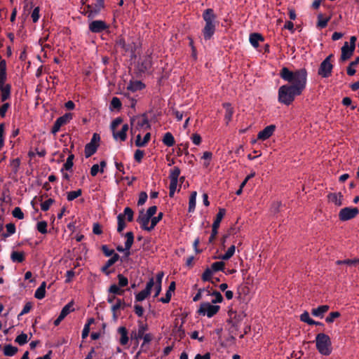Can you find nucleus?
<instances>
[{
	"mask_svg": "<svg viewBox=\"0 0 359 359\" xmlns=\"http://www.w3.org/2000/svg\"><path fill=\"white\" fill-rule=\"evenodd\" d=\"M162 141L163 143L167 147H172L175 144V142L173 135L169 132L165 133Z\"/></svg>",
	"mask_w": 359,
	"mask_h": 359,
	"instance_id": "35",
	"label": "nucleus"
},
{
	"mask_svg": "<svg viewBox=\"0 0 359 359\" xmlns=\"http://www.w3.org/2000/svg\"><path fill=\"white\" fill-rule=\"evenodd\" d=\"M224 109H225V119L227 122L230 121L232 117V115L233 114V108L231 107V104L229 103H224L223 104Z\"/></svg>",
	"mask_w": 359,
	"mask_h": 359,
	"instance_id": "43",
	"label": "nucleus"
},
{
	"mask_svg": "<svg viewBox=\"0 0 359 359\" xmlns=\"http://www.w3.org/2000/svg\"><path fill=\"white\" fill-rule=\"evenodd\" d=\"M356 37L353 36L350 38V43L345 42L341 48V60L345 61L351 57L355 48Z\"/></svg>",
	"mask_w": 359,
	"mask_h": 359,
	"instance_id": "8",
	"label": "nucleus"
},
{
	"mask_svg": "<svg viewBox=\"0 0 359 359\" xmlns=\"http://www.w3.org/2000/svg\"><path fill=\"white\" fill-rule=\"evenodd\" d=\"M144 155V152L142 150L137 149L134 154V158L138 163L141 162Z\"/></svg>",
	"mask_w": 359,
	"mask_h": 359,
	"instance_id": "63",
	"label": "nucleus"
},
{
	"mask_svg": "<svg viewBox=\"0 0 359 359\" xmlns=\"http://www.w3.org/2000/svg\"><path fill=\"white\" fill-rule=\"evenodd\" d=\"M87 6L90 10L89 18H93L98 15L101 9L104 7V0H96L95 3Z\"/></svg>",
	"mask_w": 359,
	"mask_h": 359,
	"instance_id": "12",
	"label": "nucleus"
},
{
	"mask_svg": "<svg viewBox=\"0 0 359 359\" xmlns=\"http://www.w3.org/2000/svg\"><path fill=\"white\" fill-rule=\"evenodd\" d=\"M276 126L269 125L265 127L262 130L259 131L257 134V139L262 141L268 140L271 137L275 132Z\"/></svg>",
	"mask_w": 359,
	"mask_h": 359,
	"instance_id": "14",
	"label": "nucleus"
},
{
	"mask_svg": "<svg viewBox=\"0 0 359 359\" xmlns=\"http://www.w3.org/2000/svg\"><path fill=\"white\" fill-rule=\"evenodd\" d=\"M151 138L150 133H147L144 137H141V135L138 134L136 136L135 145L138 147H143L149 142Z\"/></svg>",
	"mask_w": 359,
	"mask_h": 359,
	"instance_id": "22",
	"label": "nucleus"
},
{
	"mask_svg": "<svg viewBox=\"0 0 359 359\" xmlns=\"http://www.w3.org/2000/svg\"><path fill=\"white\" fill-rule=\"evenodd\" d=\"M82 190L79 189L76 191H72L67 193V199L68 201H72L79 196H81Z\"/></svg>",
	"mask_w": 359,
	"mask_h": 359,
	"instance_id": "44",
	"label": "nucleus"
},
{
	"mask_svg": "<svg viewBox=\"0 0 359 359\" xmlns=\"http://www.w3.org/2000/svg\"><path fill=\"white\" fill-rule=\"evenodd\" d=\"M212 159V153L210 151H205L203 153L201 160L203 161V166L207 168L210 165Z\"/></svg>",
	"mask_w": 359,
	"mask_h": 359,
	"instance_id": "32",
	"label": "nucleus"
},
{
	"mask_svg": "<svg viewBox=\"0 0 359 359\" xmlns=\"http://www.w3.org/2000/svg\"><path fill=\"white\" fill-rule=\"evenodd\" d=\"M117 221H118L117 231H118V232L121 233L123 231V230L126 227V223L124 222V215L123 214H119L117 216Z\"/></svg>",
	"mask_w": 359,
	"mask_h": 359,
	"instance_id": "48",
	"label": "nucleus"
},
{
	"mask_svg": "<svg viewBox=\"0 0 359 359\" xmlns=\"http://www.w3.org/2000/svg\"><path fill=\"white\" fill-rule=\"evenodd\" d=\"M118 285L120 287H125L128 285V278L123 276L122 274L118 275Z\"/></svg>",
	"mask_w": 359,
	"mask_h": 359,
	"instance_id": "64",
	"label": "nucleus"
},
{
	"mask_svg": "<svg viewBox=\"0 0 359 359\" xmlns=\"http://www.w3.org/2000/svg\"><path fill=\"white\" fill-rule=\"evenodd\" d=\"M122 118L119 117L116 118L111 122L110 126L113 137L116 141L123 142L127 138V132L129 129V126L127 123L123 124L120 130H116L117 127L122 123Z\"/></svg>",
	"mask_w": 359,
	"mask_h": 359,
	"instance_id": "5",
	"label": "nucleus"
},
{
	"mask_svg": "<svg viewBox=\"0 0 359 359\" xmlns=\"http://www.w3.org/2000/svg\"><path fill=\"white\" fill-rule=\"evenodd\" d=\"M337 264H347L349 266H355L359 264V259H344V260H338L337 261Z\"/></svg>",
	"mask_w": 359,
	"mask_h": 359,
	"instance_id": "50",
	"label": "nucleus"
},
{
	"mask_svg": "<svg viewBox=\"0 0 359 359\" xmlns=\"http://www.w3.org/2000/svg\"><path fill=\"white\" fill-rule=\"evenodd\" d=\"M72 118L71 114H65L57 118L52 128V133L55 135L60 129L61 126L67 123Z\"/></svg>",
	"mask_w": 359,
	"mask_h": 359,
	"instance_id": "15",
	"label": "nucleus"
},
{
	"mask_svg": "<svg viewBox=\"0 0 359 359\" xmlns=\"http://www.w3.org/2000/svg\"><path fill=\"white\" fill-rule=\"evenodd\" d=\"M121 287L119 285L113 284L109 287L108 292L114 295H122L125 290Z\"/></svg>",
	"mask_w": 359,
	"mask_h": 359,
	"instance_id": "38",
	"label": "nucleus"
},
{
	"mask_svg": "<svg viewBox=\"0 0 359 359\" xmlns=\"http://www.w3.org/2000/svg\"><path fill=\"white\" fill-rule=\"evenodd\" d=\"M28 341L27 334L25 333H22L19 334L16 338L15 341L18 343L19 345L22 346L25 344Z\"/></svg>",
	"mask_w": 359,
	"mask_h": 359,
	"instance_id": "52",
	"label": "nucleus"
},
{
	"mask_svg": "<svg viewBox=\"0 0 359 359\" xmlns=\"http://www.w3.org/2000/svg\"><path fill=\"white\" fill-rule=\"evenodd\" d=\"M11 260L13 262H22L25 259V255L22 252L13 251L11 256Z\"/></svg>",
	"mask_w": 359,
	"mask_h": 359,
	"instance_id": "42",
	"label": "nucleus"
},
{
	"mask_svg": "<svg viewBox=\"0 0 359 359\" xmlns=\"http://www.w3.org/2000/svg\"><path fill=\"white\" fill-rule=\"evenodd\" d=\"M330 309V306L328 305H322L317 308L313 309L311 310V314L318 318H322L324 316V314L328 311Z\"/></svg>",
	"mask_w": 359,
	"mask_h": 359,
	"instance_id": "19",
	"label": "nucleus"
},
{
	"mask_svg": "<svg viewBox=\"0 0 359 359\" xmlns=\"http://www.w3.org/2000/svg\"><path fill=\"white\" fill-rule=\"evenodd\" d=\"M125 302L122 299H116V302L111 305V311L113 313V318L116 320L118 318L117 311L121 308H124Z\"/></svg>",
	"mask_w": 359,
	"mask_h": 359,
	"instance_id": "24",
	"label": "nucleus"
},
{
	"mask_svg": "<svg viewBox=\"0 0 359 359\" xmlns=\"http://www.w3.org/2000/svg\"><path fill=\"white\" fill-rule=\"evenodd\" d=\"M340 316V313L338 311L331 312L325 318L327 323H332L334 320Z\"/></svg>",
	"mask_w": 359,
	"mask_h": 359,
	"instance_id": "56",
	"label": "nucleus"
},
{
	"mask_svg": "<svg viewBox=\"0 0 359 359\" xmlns=\"http://www.w3.org/2000/svg\"><path fill=\"white\" fill-rule=\"evenodd\" d=\"M108 28V25L102 20H94L89 24V29L93 33H100Z\"/></svg>",
	"mask_w": 359,
	"mask_h": 359,
	"instance_id": "16",
	"label": "nucleus"
},
{
	"mask_svg": "<svg viewBox=\"0 0 359 359\" xmlns=\"http://www.w3.org/2000/svg\"><path fill=\"white\" fill-rule=\"evenodd\" d=\"M226 211L223 208H220L219 210L218 213L217 214L216 218L212 224V227L214 229H218L220 224L221 221L222 220L224 216L225 215Z\"/></svg>",
	"mask_w": 359,
	"mask_h": 359,
	"instance_id": "34",
	"label": "nucleus"
},
{
	"mask_svg": "<svg viewBox=\"0 0 359 359\" xmlns=\"http://www.w3.org/2000/svg\"><path fill=\"white\" fill-rule=\"evenodd\" d=\"M280 78L287 82L289 86L303 93L307 83V72L306 69L301 68L294 71L287 67H283L279 73Z\"/></svg>",
	"mask_w": 359,
	"mask_h": 359,
	"instance_id": "1",
	"label": "nucleus"
},
{
	"mask_svg": "<svg viewBox=\"0 0 359 359\" xmlns=\"http://www.w3.org/2000/svg\"><path fill=\"white\" fill-rule=\"evenodd\" d=\"M196 196L197 192L196 191H192L189 198V212H194L196 208Z\"/></svg>",
	"mask_w": 359,
	"mask_h": 359,
	"instance_id": "40",
	"label": "nucleus"
},
{
	"mask_svg": "<svg viewBox=\"0 0 359 359\" xmlns=\"http://www.w3.org/2000/svg\"><path fill=\"white\" fill-rule=\"evenodd\" d=\"M300 320L309 325H313L314 323H316V321L310 318L309 313L307 311H304L300 316Z\"/></svg>",
	"mask_w": 359,
	"mask_h": 359,
	"instance_id": "49",
	"label": "nucleus"
},
{
	"mask_svg": "<svg viewBox=\"0 0 359 359\" xmlns=\"http://www.w3.org/2000/svg\"><path fill=\"white\" fill-rule=\"evenodd\" d=\"M74 156L73 154L69 155L67 157L66 162L64 163L63 167L61 170L62 172H63L64 170H69L72 168L74 165L73 160H74Z\"/></svg>",
	"mask_w": 359,
	"mask_h": 359,
	"instance_id": "46",
	"label": "nucleus"
},
{
	"mask_svg": "<svg viewBox=\"0 0 359 359\" xmlns=\"http://www.w3.org/2000/svg\"><path fill=\"white\" fill-rule=\"evenodd\" d=\"M39 11V7H36L32 13L31 18L34 23L37 22L40 18Z\"/></svg>",
	"mask_w": 359,
	"mask_h": 359,
	"instance_id": "61",
	"label": "nucleus"
},
{
	"mask_svg": "<svg viewBox=\"0 0 359 359\" xmlns=\"http://www.w3.org/2000/svg\"><path fill=\"white\" fill-rule=\"evenodd\" d=\"M154 278H151L147 283L144 290L140 291L135 295V299L137 302H142L151 293V290L153 287Z\"/></svg>",
	"mask_w": 359,
	"mask_h": 359,
	"instance_id": "13",
	"label": "nucleus"
},
{
	"mask_svg": "<svg viewBox=\"0 0 359 359\" xmlns=\"http://www.w3.org/2000/svg\"><path fill=\"white\" fill-rule=\"evenodd\" d=\"M144 88V83L140 81H130L129 83L127 88L129 90H131L133 92H135L140 90H142Z\"/></svg>",
	"mask_w": 359,
	"mask_h": 359,
	"instance_id": "27",
	"label": "nucleus"
},
{
	"mask_svg": "<svg viewBox=\"0 0 359 359\" xmlns=\"http://www.w3.org/2000/svg\"><path fill=\"white\" fill-rule=\"evenodd\" d=\"M359 212L357 208L346 207L341 209L339 212V218L341 221H348L355 217Z\"/></svg>",
	"mask_w": 359,
	"mask_h": 359,
	"instance_id": "10",
	"label": "nucleus"
},
{
	"mask_svg": "<svg viewBox=\"0 0 359 359\" xmlns=\"http://www.w3.org/2000/svg\"><path fill=\"white\" fill-rule=\"evenodd\" d=\"M151 67V60L150 58V57L149 56H147V57H144L142 60V62H141V65H140V70L142 72H145V71H147L149 70Z\"/></svg>",
	"mask_w": 359,
	"mask_h": 359,
	"instance_id": "36",
	"label": "nucleus"
},
{
	"mask_svg": "<svg viewBox=\"0 0 359 359\" xmlns=\"http://www.w3.org/2000/svg\"><path fill=\"white\" fill-rule=\"evenodd\" d=\"M164 273L163 272H159L157 273L156 276V279H154L153 287L155 292L154 297H156L161 291V283L163 278Z\"/></svg>",
	"mask_w": 359,
	"mask_h": 359,
	"instance_id": "18",
	"label": "nucleus"
},
{
	"mask_svg": "<svg viewBox=\"0 0 359 359\" xmlns=\"http://www.w3.org/2000/svg\"><path fill=\"white\" fill-rule=\"evenodd\" d=\"M54 203V200L52 198H48V200L45 201L44 202L41 203V208L43 211H47L50 205Z\"/></svg>",
	"mask_w": 359,
	"mask_h": 359,
	"instance_id": "58",
	"label": "nucleus"
},
{
	"mask_svg": "<svg viewBox=\"0 0 359 359\" xmlns=\"http://www.w3.org/2000/svg\"><path fill=\"white\" fill-rule=\"evenodd\" d=\"M302 93L285 84L281 86L278 92V100L280 103L289 106L295 99V97L302 95Z\"/></svg>",
	"mask_w": 359,
	"mask_h": 359,
	"instance_id": "2",
	"label": "nucleus"
},
{
	"mask_svg": "<svg viewBox=\"0 0 359 359\" xmlns=\"http://www.w3.org/2000/svg\"><path fill=\"white\" fill-rule=\"evenodd\" d=\"M7 233L4 234V237H9L15 233V226L13 223H9L6 225Z\"/></svg>",
	"mask_w": 359,
	"mask_h": 359,
	"instance_id": "54",
	"label": "nucleus"
},
{
	"mask_svg": "<svg viewBox=\"0 0 359 359\" xmlns=\"http://www.w3.org/2000/svg\"><path fill=\"white\" fill-rule=\"evenodd\" d=\"M98 144H93V142L88 143L85 147V156L89 158L94 154L97 149Z\"/></svg>",
	"mask_w": 359,
	"mask_h": 359,
	"instance_id": "30",
	"label": "nucleus"
},
{
	"mask_svg": "<svg viewBox=\"0 0 359 359\" xmlns=\"http://www.w3.org/2000/svg\"><path fill=\"white\" fill-rule=\"evenodd\" d=\"M147 327L145 325H144L143 324L140 325L138 327L137 332H133L131 333V339H135L137 341H138V340L140 339H142V337L144 336Z\"/></svg>",
	"mask_w": 359,
	"mask_h": 359,
	"instance_id": "25",
	"label": "nucleus"
},
{
	"mask_svg": "<svg viewBox=\"0 0 359 359\" xmlns=\"http://www.w3.org/2000/svg\"><path fill=\"white\" fill-rule=\"evenodd\" d=\"M212 270L211 269H206L202 275V279L203 281L210 280L212 276Z\"/></svg>",
	"mask_w": 359,
	"mask_h": 359,
	"instance_id": "59",
	"label": "nucleus"
},
{
	"mask_svg": "<svg viewBox=\"0 0 359 359\" xmlns=\"http://www.w3.org/2000/svg\"><path fill=\"white\" fill-rule=\"evenodd\" d=\"M151 217L147 215L143 211L140 213L137 222L140 224L142 229L150 231Z\"/></svg>",
	"mask_w": 359,
	"mask_h": 359,
	"instance_id": "17",
	"label": "nucleus"
},
{
	"mask_svg": "<svg viewBox=\"0 0 359 359\" xmlns=\"http://www.w3.org/2000/svg\"><path fill=\"white\" fill-rule=\"evenodd\" d=\"M124 215V217H126L128 220L129 222H131L133 219V210L129 208V207H126L125 209H124V211H123V214Z\"/></svg>",
	"mask_w": 359,
	"mask_h": 359,
	"instance_id": "60",
	"label": "nucleus"
},
{
	"mask_svg": "<svg viewBox=\"0 0 359 359\" xmlns=\"http://www.w3.org/2000/svg\"><path fill=\"white\" fill-rule=\"evenodd\" d=\"M330 17L329 18H323V15L322 14H318V22H317V27L320 29H323V28H325L328 22L330 21Z\"/></svg>",
	"mask_w": 359,
	"mask_h": 359,
	"instance_id": "45",
	"label": "nucleus"
},
{
	"mask_svg": "<svg viewBox=\"0 0 359 359\" xmlns=\"http://www.w3.org/2000/svg\"><path fill=\"white\" fill-rule=\"evenodd\" d=\"M116 46L117 48H120L126 52H127L130 50L129 46L126 44L125 39L123 38H119L116 41Z\"/></svg>",
	"mask_w": 359,
	"mask_h": 359,
	"instance_id": "51",
	"label": "nucleus"
},
{
	"mask_svg": "<svg viewBox=\"0 0 359 359\" xmlns=\"http://www.w3.org/2000/svg\"><path fill=\"white\" fill-rule=\"evenodd\" d=\"M316 346L318 351L323 355H329L332 351L331 339L327 334L324 333H319L316 335Z\"/></svg>",
	"mask_w": 359,
	"mask_h": 359,
	"instance_id": "4",
	"label": "nucleus"
},
{
	"mask_svg": "<svg viewBox=\"0 0 359 359\" xmlns=\"http://www.w3.org/2000/svg\"><path fill=\"white\" fill-rule=\"evenodd\" d=\"M130 123L132 133L135 130H146L149 129L151 127L147 118L144 115L137 116L131 118Z\"/></svg>",
	"mask_w": 359,
	"mask_h": 359,
	"instance_id": "6",
	"label": "nucleus"
},
{
	"mask_svg": "<svg viewBox=\"0 0 359 359\" xmlns=\"http://www.w3.org/2000/svg\"><path fill=\"white\" fill-rule=\"evenodd\" d=\"M73 306L74 302L71 301L62 308L60 315L65 318L69 313L74 311Z\"/></svg>",
	"mask_w": 359,
	"mask_h": 359,
	"instance_id": "37",
	"label": "nucleus"
},
{
	"mask_svg": "<svg viewBox=\"0 0 359 359\" xmlns=\"http://www.w3.org/2000/svg\"><path fill=\"white\" fill-rule=\"evenodd\" d=\"M18 352V348L11 344H7L4 348V354L6 356H13Z\"/></svg>",
	"mask_w": 359,
	"mask_h": 359,
	"instance_id": "39",
	"label": "nucleus"
},
{
	"mask_svg": "<svg viewBox=\"0 0 359 359\" xmlns=\"http://www.w3.org/2000/svg\"><path fill=\"white\" fill-rule=\"evenodd\" d=\"M180 175V169L178 167H174L170 170L169 178L171 182H178V178Z\"/></svg>",
	"mask_w": 359,
	"mask_h": 359,
	"instance_id": "41",
	"label": "nucleus"
},
{
	"mask_svg": "<svg viewBox=\"0 0 359 359\" xmlns=\"http://www.w3.org/2000/svg\"><path fill=\"white\" fill-rule=\"evenodd\" d=\"M119 258V255L118 254H114L107 262L106 264L102 267L101 270L103 273H106L107 275L109 274V271H108V269L111 266L116 262L118 261Z\"/></svg>",
	"mask_w": 359,
	"mask_h": 359,
	"instance_id": "23",
	"label": "nucleus"
},
{
	"mask_svg": "<svg viewBox=\"0 0 359 359\" xmlns=\"http://www.w3.org/2000/svg\"><path fill=\"white\" fill-rule=\"evenodd\" d=\"M224 266L225 263L222 261H220L212 263L210 269L212 270L213 272H217L219 271H224Z\"/></svg>",
	"mask_w": 359,
	"mask_h": 359,
	"instance_id": "47",
	"label": "nucleus"
},
{
	"mask_svg": "<svg viewBox=\"0 0 359 359\" xmlns=\"http://www.w3.org/2000/svg\"><path fill=\"white\" fill-rule=\"evenodd\" d=\"M13 216L18 219H22L24 218V213L19 207H16L13 210Z\"/></svg>",
	"mask_w": 359,
	"mask_h": 359,
	"instance_id": "57",
	"label": "nucleus"
},
{
	"mask_svg": "<svg viewBox=\"0 0 359 359\" xmlns=\"http://www.w3.org/2000/svg\"><path fill=\"white\" fill-rule=\"evenodd\" d=\"M110 105L113 109H119L121 107V102L118 97H114L112 98Z\"/></svg>",
	"mask_w": 359,
	"mask_h": 359,
	"instance_id": "62",
	"label": "nucleus"
},
{
	"mask_svg": "<svg viewBox=\"0 0 359 359\" xmlns=\"http://www.w3.org/2000/svg\"><path fill=\"white\" fill-rule=\"evenodd\" d=\"M21 161L19 158H13L10 161L9 167L13 175H16L19 170Z\"/></svg>",
	"mask_w": 359,
	"mask_h": 359,
	"instance_id": "33",
	"label": "nucleus"
},
{
	"mask_svg": "<svg viewBox=\"0 0 359 359\" xmlns=\"http://www.w3.org/2000/svg\"><path fill=\"white\" fill-rule=\"evenodd\" d=\"M220 307L217 305H214L210 302H202L200 304V307L198 312L200 315L206 316L208 318H211L215 316L219 310Z\"/></svg>",
	"mask_w": 359,
	"mask_h": 359,
	"instance_id": "7",
	"label": "nucleus"
},
{
	"mask_svg": "<svg viewBox=\"0 0 359 359\" xmlns=\"http://www.w3.org/2000/svg\"><path fill=\"white\" fill-rule=\"evenodd\" d=\"M210 295L214 297V298L211 299L212 304L221 303L223 300L222 294L217 291H214L213 292L210 293Z\"/></svg>",
	"mask_w": 359,
	"mask_h": 359,
	"instance_id": "53",
	"label": "nucleus"
},
{
	"mask_svg": "<svg viewBox=\"0 0 359 359\" xmlns=\"http://www.w3.org/2000/svg\"><path fill=\"white\" fill-rule=\"evenodd\" d=\"M333 55H328L320 64L318 69V74L323 78H327L330 76L333 66L331 63V58Z\"/></svg>",
	"mask_w": 359,
	"mask_h": 359,
	"instance_id": "9",
	"label": "nucleus"
},
{
	"mask_svg": "<svg viewBox=\"0 0 359 359\" xmlns=\"http://www.w3.org/2000/svg\"><path fill=\"white\" fill-rule=\"evenodd\" d=\"M47 226L46 222L41 221L37 223L36 229L41 233L45 234L47 233Z\"/></svg>",
	"mask_w": 359,
	"mask_h": 359,
	"instance_id": "55",
	"label": "nucleus"
},
{
	"mask_svg": "<svg viewBox=\"0 0 359 359\" xmlns=\"http://www.w3.org/2000/svg\"><path fill=\"white\" fill-rule=\"evenodd\" d=\"M125 237L126 238L125 242V250H126V257H128L130 255V249L134 241V235L133 232L130 231L125 234Z\"/></svg>",
	"mask_w": 359,
	"mask_h": 359,
	"instance_id": "21",
	"label": "nucleus"
},
{
	"mask_svg": "<svg viewBox=\"0 0 359 359\" xmlns=\"http://www.w3.org/2000/svg\"><path fill=\"white\" fill-rule=\"evenodd\" d=\"M236 252V247L234 245H231L224 255H221L218 257L222 260H229L231 259Z\"/></svg>",
	"mask_w": 359,
	"mask_h": 359,
	"instance_id": "31",
	"label": "nucleus"
},
{
	"mask_svg": "<svg viewBox=\"0 0 359 359\" xmlns=\"http://www.w3.org/2000/svg\"><path fill=\"white\" fill-rule=\"evenodd\" d=\"M203 18L205 25L203 29V34L205 40H209L213 36L216 28V15L212 8H208L203 13Z\"/></svg>",
	"mask_w": 359,
	"mask_h": 359,
	"instance_id": "3",
	"label": "nucleus"
},
{
	"mask_svg": "<svg viewBox=\"0 0 359 359\" xmlns=\"http://www.w3.org/2000/svg\"><path fill=\"white\" fill-rule=\"evenodd\" d=\"M46 283L42 282L40 286L36 289L34 293V297L38 299H42L46 296Z\"/></svg>",
	"mask_w": 359,
	"mask_h": 359,
	"instance_id": "29",
	"label": "nucleus"
},
{
	"mask_svg": "<svg viewBox=\"0 0 359 359\" xmlns=\"http://www.w3.org/2000/svg\"><path fill=\"white\" fill-rule=\"evenodd\" d=\"M327 197L328 203L337 207H340L343 205L344 196L341 192L329 193Z\"/></svg>",
	"mask_w": 359,
	"mask_h": 359,
	"instance_id": "11",
	"label": "nucleus"
},
{
	"mask_svg": "<svg viewBox=\"0 0 359 359\" xmlns=\"http://www.w3.org/2000/svg\"><path fill=\"white\" fill-rule=\"evenodd\" d=\"M249 40L254 48H257L259 46V42L264 41V38L258 33H253L250 35Z\"/></svg>",
	"mask_w": 359,
	"mask_h": 359,
	"instance_id": "28",
	"label": "nucleus"
},
{
	"mask_svg": "<svg viewBox=\"0 0 359 359\" xmlns=\"http://www.w3.org/2000/svg\"><path fill=\"white\" fill-rule=\"evenodd\" d=\"M1 90V102H5L11 97V86L10 85H3L0 86Z\"/></svg>",
	"mask_w": 359,
	"mask_h": 359,
	"instance_id": "26",
	"label": "nucleus"
},
{
	"mask_svg": "<svg viewBox=\"0 0 359 359\" xmlns=\"http://www.w3.org/2000/svg\"><path fill=\"white\" fill-rule=\"evenodd\" d=\"M117 332L120 335L119 343L121 345H126L129 341L127 329L125 327H120L118 328Z\"/></svg>",
	"mask_w": 359,
	"mask_h": 359,
	"instance_id": "20",
	"label": "nucleus"
}]
</instances>
